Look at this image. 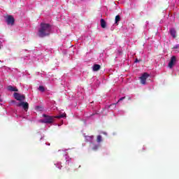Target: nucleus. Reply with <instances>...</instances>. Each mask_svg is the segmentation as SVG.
Here are the masks:
<instances>
[{
  "mask_svg": "<svg viewBox=\"0 0 179 179\" xmlns=\"http://www.w3.org/2000/svg\"><path fill=\"white\" fill-rule=\"evenodd\" d=\"M50 33L51 25L50 24L41 23L38 31V36L39 37H45V36H50Z\"/></svg>",
  "mask_w": 179,
  "mask_h": 179,
  "instance_id": "nucleus-1",
  "label": "nucleus"
},
{
  "mask_svg": "<svg viewBox=\"0 0 179 179\" xmlns=\"http://www.w3.org/2000/svg\"><path fill=\"white\" fill-rule=\"evenodd\" d=\"M43 117H45L44 120H41V122H44L45 124H51V122H54V118H65L66 117V114L62 113L60 115H56L55 117L52 116H47L45 115H43Z\"/></svg>",
  "mask_w": 179,
  "mask_h": 179,
  "instance_id": "nucleus-2",
  "label": "nucleus"
},
{
  "mask_svg": "<svg viewBox=\"0 0 179 179\" xmlns=\"http://www.w3.org/2000/svg\"><path fill=\"white\" fill-rule=\"evenodd\" d=\"M13 96L15 100H17L18 101H24V99H26L24 95L19 94L17 92H15Z\"/></svg>",
  "mask_w": 179,
  "mask_h": 179,
  "instance_id": "nucleus-3",
  "label": "nucleus"
},
{
  "mask_svg": "<svg viewBox=\"0 0 179 179\" xmlns=\"http://www.w3.org/2000/svg\"><path fill=\"white\" fill-rule=\"evenodd\" d=\"M6 20L8 24H10V26H13L15 23V18L12 15H7L6 17Z\"/></svg>",
  "mask_w": 179,
  "mask_h": 179,
  "instance_id": "nucleus-4",
  "label": "nucleus"
},
{
  "mask_svg": "<svg viewBox=\"0 0 179 179\" xmlns=\"http://www.w3.org/2000/svg\"><path fill=\"white\" fill-rule=\"evenodd\" d=\"M148 78H149V74L144 73L140 78L141 83H142V85H146V79H148Z\"/></svg>",
  "mask_w": 179,
  "mask_h": 179,
  "instance_id": "nucleus-5",
  "label": "nucleus"
},
{
  "mask_svg": "<svg viewBox=\"0 0 179 179\" xmlns=\"http://www.w3.org/2000/svg\"><path fill=\"white\" fill-rule=\"evenodd\" d=\"M176 62H177V57H176V56H173L171 58V60L168 64V66H169L171 69L173 68V66H174V65H176Z\"/></svg>",
  "mask_w": 179,
  "mask_h": 179,
  "instance_id": "nucleus-6",
  "label": "nucleus"
},
{
  "mask_svg": "<svg viewBox=\"0 0 179 179\" xmlns=\"http://www.w3.org/2000/svg\"><path fill=\"white\" fill-rule=\"evenodd\" d=\"M18 107H23L24 110L25 111H27L29 110V103L27 102H21L17 104Z\"/></svg>",
  "mask_w": 179,
  "mask_h": 179,
  "instance_id": "nucleus-7",
  "label": "nucleus"
},
{
  "mask_svg": "<svg viewBox=\"0 0 179 179\" xmlns=\"http://www.w3.org/2000/svg\"><path fill=\"white\" fill-rule=\"evenodd\" d=\"M7 90H8L9 92H18L17 87H13V86H12V85L8 86V87H7Z\"/></svg>",
  "mask_w": 179,
  "mask_h": 179,
  "instance_id": "nucleus-8",
  "label": "nucleus"
},
{
  "mask_svg": "<svg viewBox=\"0 0 179 179\" xmlns=\"http://www.w3.org/2000/svg\"><path fill=\"white\" fill-rule=\"evenodd\" d=\"M100 68H101V66L99 64H94L92 66L94 72H97V71H99Z\"/></svg>",
  "mask_w": 179,
  "mask_h": 179,
  "instance_id": "nucleus-9",
  "label": "nucleus"
},
{
  "mask_svg": "<svg viewBox=\"0 0 179 179\" xmlns=\"http://www.w3.org/2000/svg\"><path fill=\"white\" fill-rule=\"evenodd\" d=\"M170 32H171V36H172V37H173V38H176V29H171L170 30Z\"/></svg>",
  "mask_w": 179,
  "mask_h": 179,
  "instance_id": "nucleus-10",
  "label": "nucleus"
},
{
  "mask_svg": "<svg viewBox=\"0 0 179 179\" xmlns=\"http://www.w3.org/2000/svg\"><path fill=\"white\" fill-rule=\"evenodd\" d=\"M120 20H121V17L120 15H117L115 20V24L118 26V22H120Z\"/></svg>",
  "mask_w": 179,
  "mask_h": 179,
  "instance_id": "nucleus-11",
  "label": "nucleus"
},
{
  "mask_svg": "<svg viewBox=\"0 0 179 179\" xmlns=\"http://www.w3.org/2000/svg\"><path fill=\"white\" fill-rule=\"evenodd\" d=\"M94 138V136H85V139H86V141H87V142H92L93 141Z\"/></svg>",
  "mask_w": 179,
  "mask_h": 179,
  "instance_id": "nucleus-12",
  "label": "nucleus"
},
{
  "mask_svg": "<svg viewBox=\"0 0 179 179\" xmlns=\"http://www.w3.org/2000/svg\"><path fill=\"white\" fill-rule=\"evenodd\" d=\"M106 21H104L103 19H101V27L103 29H106Z\"/></svg>",
  "mask_w": 179,
  "mask_h": 179,
  "instance_id": "nucleus-13",
  "label": "nucleus"
},
{
  "mask_svg": "<svg viewBox=\"0 0 179 179\" xmlns=\"http://www.w3.org/2000/svg\"><path fill=\"white\" fill-rule=\"evenodd\" d=\"M101 139H102L101 136H98L96 137V142L99 143V142H101Z\"/></svg>",
  "mask_w": 179,
  "mask_h": 179,
  "instance_id": "nucleus-14",
  "label": "nucleus"
},
{
  "mask_svg": "<svg viewBox=\"0 0 179 179\" xmlns=\"http://www.w3.org/2000/svg\"><path fill=\"white\" fill-rule=\"evenodd\" d=\"M57 167L59 169V170H61V169H62V165H61V163H57L56 164Z\"/></svg>",
  "mask_w": 179,
  "mask_h": 179,
  "instance_id": "nucleus-15",
  "label": "nucleus"
},
{
  "mask_svg": "<svg viewBox=\"0 0 179 179\" xmlns=\"http://www.w3.org/2000/svg\"><path fill=\"white\" fill-rule=\"evenodd\" d=\"M38 90H40V92H44V87L40 86Z\"/></svg>",
  "mask_w": 179,
  "mask_h": 179,
  "instance_id": "nucleus-16",
  "label": "nucleus"
},
{
  "mask_svg": "<svg viewBox=\"0 0 179 179\" xmlns=\"http://www.w3.org/2000/svg\"><path fill=\"white\" fill-rule=\"evenodd\" d=\"M124 99H125V97H122V98H120V99L118 100L117 103H120V101H122V100H124Z\"/></svg>",
  "mask_w": 179,
  "mask_h": 179,
  "instance_id": "nucleus-17",
  "label": "nucleus"
},
{
  "mask_svg": "<svg viewBox=\"0 0 179 179\" xmlns=\"http://www.w3.org/2000/svg\"><path fill=\"white\" fill-rule=\"evenodd\" d=\"M0 50H1V46H0Z\"/></svg>",
  "mask_w": 179,
  "mask_h": 179,
  "instance_id": "nucleus-18",
  "label": "nucleus"
}]
</instances>
